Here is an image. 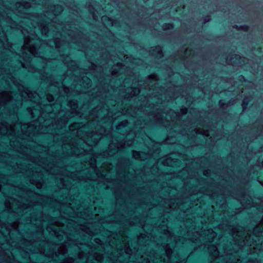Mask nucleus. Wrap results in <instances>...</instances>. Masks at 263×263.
<instances>
[{
    "instance_id": "10",
    "label": "nucleus",
    "mask_w": 263,
    "mask_h": 263,
    "mask_svg": "<svg viewBox=\"0 0 263 263\" xmlns=\"http://www.w3.org/2000/svg\"><path fill=\"white\" fill-rule=\"evenodd\" d=\"M31 4L27 2H19L15 4V7L12 9V11L16 14V15L24 17H25V14L24 12V9L30 8Z\"/></svg>"
},
{
    "instance_id": "17",
    "label": "nucleus",
    "mask_w": 263,
    "mask_h": 263,
    "mask_svg": "<svg viewBox=\"0 0 263 263\" xmlns=\"http://www.w3.org/2000/svg\"><path fill=\"white\" fill-rule=\"evenodd\" d=\"M208 251L211 256L213 257L217 258L220 256L219 251L218 247L215 245H209Z\"/></svg>"
},
{
    "instance_id": "40",
    "label": "nucleus",
    "mask_w": 263,
    "mask_h": 263,
    "mask_svg": "<svg viewBox=\"0 0 263 263\" xmlns=\"http://www.w3.org/2000/svg\"><path fill=\"white\" fill-rule=\"evenodd\" d=\"M95 258L96 261L98 262H100L102 259V255L96 256Z\"/></svg>"
},
{
    "instance_id": "43",
    "label": "nucleus",
    "mask_w": 263,
    "mask_h": 263,
    "mask_svg": "<svg viewBox=\"0 0 263 263\" xmlns=\"http://www.w3.org/2000/svg\"><path fill=\"white\" fill-rule=\"evenodd\" d=\"M248 263H258V261H254L253 260H249L248 261Z\"/></svg>"
},
{
    "instance_id": "50",
    "label": "nucleus",
    "mask_w": 263,
    "mask_h": 263,
    "mask_svg": "<svg viewBox=\"0 0 263 263\" xmlns=\"http://www.w3.org/2000/svg\"><path fill=\"white\" fill-rule=\"evenodd\" d=\"M88 172V170H84V171H83V172Z\"/></svg>"
},
{
    "instance_id": "37",
    "label": "nucleus",
    "mask_w": 263,
    "mask_h": 263,
    "mask_svg": "<svg viewBox=\"0 0 263 263\" xmlns=\"http://www.w3.org/2000/svg\"><path fill=\"white\" fill-rule=\"evenodd\" d=\"M63 90L65 93L68 96L70 93V88L66 87H63Z\"/></svg>"
},
{
    "instance_id": "30",
    "label": "nucleus",
    "mask_w": 263,
    "mask_h": 263,
    "mask_svg": "<svg viewBox=\"0 0 263 263\" xmlns=\"http://www.w3.org/2000/svg\"><path fill=\"white\" fill-rule=\"evenodd\" d=\"M82 80L83 82L86 83V85L83 84L84 86L88 87L90 83V80L88 78H87L86 77H84L82 78Z\"/></svg>"
},
{
    "instance_id": "2",
    "label": "nucleus",
    "mask_w": 263,
    "mask_h": 263,
    "mask_svg": "<svg viewBox=\"0 0 263 263\" xmlns=\"http://www.w3.org/2000/svg\"><path fill=\"white\" fill-rule=\"evenodd\" d=\"M164 229L162 231V236H160V240H155L154 238L152 240L147 241V239L144 241L145 235L140 234L138 238V243L143 246L149 245L150 243L156 244V246L164 251V257L160 256L158 253L153 251L146 253L144 260L145 263H172V261L175 260V263H185V259L181 260L178 254H175L173 248L179 246L181 244L184 243L183 237H177L171 232L165 222L162 225Z\"/></svg>"
},
{
    "instance_id": "58",
    "label": "nucleus",
    "mask_w": 263,
    "mask_h": 263,
    "mask_svg": "<svg viewBox=\"0 0 263 263\" xmlns=\"http://www.w3.org/2000/svg\"><path fill=\"white\" fill-rule=\"evenodd\" d=\"M1 190H2V188H1V187H0V191H1Z\"/></svg>"
},
{
    "instance_id": "29",
    "label": "nucleus",
    "mask_w": 263,
    "mask_h": 263,
    "mask_svg": "<svg viewBox=\"0 0 263 263\" xmlns=\"http://www.w3.org/2000/svg\"><path fill=\"white\" fill-rule=\"evenodd\" d=\"M148 81L153 82L155 84H156L157 81V76L156 74H152L149 77Z\"/></svg>"
},
{
    "instance_id": "27",
    "label": "nucleus",
    "mask_w": 263,
    "mask_h": 263,
    "mask_svg": "<svg viewBox=\"0 0 263 263\" xmlns=\"http://www.w3.org/2000/svg\"><path fill=\"white\" fill-rule=\"evenodd\" d=\"M80 127V126L79 124L74 123L73 124H71L69 126V128L70 130L74 131L75 130L79 129Z\"/></svg>"
},
{
    "instance_id": "14",
    "label": "nucleus",
    "mask_w": 263,
    "mask_h": 263,
    "mask_svg": "<svg viewBox=\"0 0 263 263\" xmlns=\"http://www.w3.org/2000/svg\"><path fill=\"white\" fill-rule=\"evenodd\" d=\"M0 22L1 24L6 22L7 25L11 28H18L17 24L8 16L0 14Z\"/></svg>"
},
{
    "instance_id": "21",
    "label": "nucleus",
    "mask_w": 263,
    "mask_h": 263,
    "mask_svg": "<svg viewBox=\"0 0 263 263\" xmlns=\"http://www.w3.org/2000/svg\"><path fill=\"white\" fill-rule=\"evenodd\" d=\"M128 92L130 91V93H127L124 96V97L126 99H129L135 96H136L137 95L139 94L140 92V89L139 88L134 87H131L128 89Z\"/></svg>"
},
{
    "instance_id": "20",
    "label": "nucleus",
    "mask_w": 263,
    "mask_h": 263,
    "mask_svg": "<svg viewBox=\"0 0 263 263\" xmlns=\"http://www.w3.org/2000/svg\"><path fill=\"white\" fill-rule=\"evenodd\" d=\"M203 234L206 236V238L205 239L209 242L212 241L217 235L216 233L212 229L205 230Z\"/></svg>"
},
{
    "instance_id": "3",
    "label": "nucleus",
    "mask_w": 263,
    "mask_h": 263,
    "mask_svg": "<svg viewBox=\"0 0 263 263\" xmlns=\"http://www.w3.org/2000/svg\"><path fill=\"white\" fill-rule=\"evenodd\" d=\"M231 234L233 239L236 250H228L226 247L223 248L225 259H227L226 263H239L240 252L244 251H248V247L253 246L254 248H258L259 250L263 249L262 245L258 247V244L254 236L256 237L259 236L263 233V219L260 223L256 227L253 231L251 235L245 229L240 226H236L230 229Z\"/></svg>"
},
{
    "instance_id": "46",
    "label": "nucleus",
    "mask_w": 263,
    "mask_h": 263,
    "mask_svg": "<svg viewBox=\"0 0 263 263\" xmlns=\"http://www.w3.org/2000/svg\"><path fill=\"white\" fill-rule=\"evenodd\" d=\"M231 64H232V65H237V63H235L234 61H232Z\"/></svg>"
},
{
    "instance_id": "22",
    "label": "nucleus",
    "mask_w": 263,
    "mask_h": 263,
    "mask_svg": "<svg viewBox=\"0 0 263 263\" xmlns=\"http://www.w3.org/2000/svg\"><path fill=\"white\" fill-rule=\"evenodd\" d=\"M200 234L198 232H195L193 236L190 235V232H188L187 234L185 235V239L191 240L192 242H195L197 241L198 238L200 237Z\"/></svg>"
},
{
    "instance_id": "49",
    "label": "nucleus",
    "mask_w": 263,
    "mask_h": 263,
    "mask_svg": "<svg viewBox=\"0 0 263 263\" xmlns=\"http://www.w3.org/2000/svg\"><path fill=\"white\" fill-rule=\"evenodd\" d=\"M55 29L57 30L56 32H60V31L59 30V29H57V27H55Z\"/></svg>"
},
{
    "instance_id": "32",
    "label": "nucleus",
    "mask_w": 263,
    "mask_h": 263,
    "mask_svg": "<svg viewBox=\"0 0 263 263\" xmlns=\"http://www.w3.org/2000/svg\"><path fill=\"white\" fill-rule=\"evenodd\" d=\"M148 82H149V83H152V84H151V85H150V84H148L146 85V86L145 87V89H149V90H150L154 89V88H156V86H154V87H153V85H156V84H155L154 83V82H147V83H148Z\"/></svg>"
},
{
    "instance_id": "53",
    "label": "nucleus",
    "mask_w": 263,
    "mask_h": 263,
    "mask_svg": "<svg viewBox=\"0 0 263 263\" xmlns=\"http://www.w3.org/2000/svg\"><path fill=\"white\" fill-rule=\"evenodd\" d=\"M110 24H111V26H113V23H112V22H110Z\"/></svg>"
},
{
    "instance_id": "5",
    "label": "nucleus",
    "mask_w": 263,
    "mask_h": 263,
    "mask_svg": "<svg viewBox=\"0 0 263 263\" xmlns=\"http://www.w3.org/2000/svg\"><path fill=\"white\" fill-rule=\"evenodd\" d=\"M122 114L121 112L112 114L105 106L102 107L98 106L95 108L91 111V115L94 116L95 120L99 123L100 129L98 127V129L90 134L88 136L90 137L91 141H83L84 143L92 149L93 146L96 145L103 136H107L110 133L113 121Z\"/></svg>"
},
{
    "instance_id": "47",
    "label": "nucleus",
    "mask_w": 263,
    "mask_h": 263,
    "mask_svg": "<svg viewBox=\"0 0 263 263\" xmlns=\"http://www.w3.org/2000/svg\"><path fill=\"white\" fill-rule=\"evenodd\" d=\"M30 219L29 220V221L30 222H31L32 219H33V216H30Z\"/></svg>"
},
{
    "instance_id": "35",
    "label": "nucleus",
    "mask_w": 263,
    "mask_h": 263,
    "mask_svg": "<svg viewBox=\"0 0 263 263\" xmlns=\"http://www.w3.org/2000/svg\"><path fill=\"white\" fill-rule=\"evenodd\" d=\"M248 102H249L248 98H246L243 99V100L242 101V107L243 109L247 107Z\"/></svg>"
},
{
    "instance_id": "41",
    "label": "nucleus",
    "mask_w": 263,
    "mask_h": 263,
    "mask_svg": "<svg viewBox=\"0 0 263 263\" xmlns=\"http://www.w3.org/2000/svg\"><path fill=\"white\" fill-rule=\"evenodd\" d=\"M106 20H108L109 21H110L109 19V18L106 16H103L102 17V21L103 22H104L105 21H106Z\"/></svg>"
},
{
    "instance_id": "25",
    "label": "nucleus",
    "mask_w": 263,
    "mask_h": 263,
    "mask_svg": "<svg viewBox=\"0 0 263 263\" xmlns=\"http://www.w3.org/2000/svg\"><path fill=\"white\" fill-rule=\"evenodd\" d=\"M163 163L165 165L173 166L174 165L175 160L170 157H167L163 161Z\"/></svg>"
},
{
    "instance_id": "24",
    "label": "nucleus",
    "mask_w": 263,
    "mask_h": 263,
    "mask_svg": "<svg viewBox=\"0 0 263 263\" xmlns=\"http://www.w3.org/2000/svg\"><path fill=\"white\" fill-rule=\"evenodd\" d=\"M51 11L54 15H57L63 11V8L61 5H54L51 7Z\"/></svg>"
},
{
    "instance_id": "23",
    "label": "nucleus",
    "mask_w": 263,
    "mask_h": 263,
    "mask_svg": "<svg viewBox=\"0 0 263 263\" xmlns=\"http://www.w3.org/2000/svg\"><path fill=\"white\" fill-rule=\"evenodd\" d=\"M47 81H49V85L50 86H54L55 87H57V88H58L59 90V88L60 87H63L64 86V84H63V82H57V81H55V80L53 79L52 78H50V77L49 78V79H48Z\"/></svg>"
},
{
    "instance_id": "56",
    "label": "nucleus",
    "mask_w": 263,
    "mask_h": 263,
    "mask_svg": "<svg viewBox=\"0 0 263 263\" xmlns=\"http://www.w3.org/2000/svg\"><path fill=\"white\" fill-rule=\"evenodd\" d=\"M148 96H149V98H151V96H150V94H148Z\"/></svg>"
},
{
    "instance_id": "12",
    "label": "nucleus",
    "mask_w": 263,
    "mask_h": 263,
    "mask_svg": "<svg viewBox=\"0 0 263 263\" xmlns=\"http://www.w3.org/2000/svg\"><path fill=\"white\" fill-rule=\"evenodd\" d=\"M187 112V108L185 107H182L180 109V113H176L172 110H170L169 112L165 114V118L166 120L169 121L171 120L174 121L176 118H179L180 114L182 115H185Z\"/></svg>"
},
{
    "instance_id": "8",
    "label": "nucleus",
    "mask_w": 263,
    "mask_h": 263,
    "mask_svg": "<svg viewBox=\"0 0 263 263\" xmlns=\"http://www.w3.org/2000/svg\"><path fill=\"white\" fill-rule=\"evenodd\" d=\"M49 15L50 14L47 12L43 15H36L34 16V19L32 23V26L35 28L37 27L42 34L44 35H47L51 31L49 28V26L55 25L53 22L49 23L46 21V18L48 17Z\"/></svg>"
},
{
    "instance_id": "39",
    "label": "nucleus",
    "mask_w": 263,
    "mask_h": 263,
    "mask_svg": "<svg viewBox=\"0 0 263 263\" xmlns=\"http://www.w3.org/2000/svg\"><path fill=\"white\" fill-rule=\"evenodd\" d=\"M58 253L59 255H62V256L65 257V255L67 253V251L64 250L63 251H62L59 250Z\"/></svg>"
},
{
    "instance_id": "33",
    "label": "nucleus",
    "mask_w": 263,
    "mask_h": 263,
    "mask_svg": "<svg viewBox=\"0 0 263 263\" xmlns=\"http://www.w3.org/2000/svg\"><path fill=\"white\" fill-rule=\"evenodd\" d=\"M76 261L73 258L69 257L66 258L64 263H76Z\"/></svg>"
},
{
    "instance_id": "19",
    "label": "nucleus",
    "mask_w": 263,
    "mask_h": 263,
    "mask_svg": "<svg viewBox=\"0 0 263 263\" xmlns=\"http://www.w3.org/2000/svg\"><path fill=\"white\" fill-rule=\"evenodd\" d=\"M164 117L163 113H158L157 114H152L149 115V118L153 119V120L158 123H162V120Z\"/></svg>"
},
{
    "instance_id": "34",
    "label": "nucleus",
    "mask_w": 263,
    "mask_h": 263,
    "mask_svg": "<svg viewBox=\"0 0 263 263\" xmlns=\"http://www.w3.org/2000/svg\"><path fill=\"white\" fill-rule=\"evenodd\" d=\"M163 28L164 30L172 29L173 28V25L172 24H164L163 25Z\"/></svg>"
},
{
    "instance_id": "59",
    "label": "nucleus",
    "mask_w": 263,
    "mask_h": 263,
    "mask_svg": "<svg viewBox=\"0 0 263 263\" xmlns=\"http://www.w3.org/2000/svg\"><path fill=\"white\" fill-rule=\"evenodd\" d=\"M262 185H263V183H261Z\"/></svg>"
},
{
    "instance_id": "54",
    "label": "nucleus",
    "mask_w": 263,
    "mask_h": 263,
    "mask_svg": "<svg viewBox=\"0 0 263 263\" xmlns=\"http://www.w3.org/2000/svg\"><path fill=\"white\" fill-rule=\"evenodd\" d=\"M39 251L40 252H42V250H40V249H39Z\"/></svg>"
},
{
    "instance_id": "6",
    "label": "nucleus",
    "mask_w": 263,
    "mask_h": 263,
    "mask_svg": "<svg viewBox=\"0 0 263 263\" xmlns=\"http://www.w3.org/2000/svg\"><path fill=\"white\" fill-rule=\"evenodd\" d=\"M62 98V96H59L56 100V103L60 104L61 108V110L56 115L57 120H55L51 124H49L47 127L48 131L45 132V133L53 135L54 140L56 139L57 136L61 135V130H64L63 128L66 127L68 119L77 114L76 110L78 107L77 101L75 100L68 101L67 104L70 109L65 112L62 109L63 103L61 102Z\"/></svg>"
},
{
    "instance_id": "36",
    "label": "nucleus",
    "mask_w": 263,
    "mask_h": 263,
    "mask_svg": "<svg viewBox=\"0 0 263 263\" xmlns=\"http://www.w3.org/2000/svg\"><path fill=\"white\" fill-rule=\"evenodd\" d=\"M32 208V204H29V205H28L27 206L26 204H25L21 208V209H22L23 210H29V211H30Z\"/></svg>"
},
{
    "instance_id": "55",
    "label": "nucleus",
    "mask_w": 263,
    "mask_h": 263,
    "mask_svg": "<svg viewBox=\"0 0 263 263\" xmlns=\"http://www.w3.org/2000/svg\"><path fill=\"white\" fill-rule=\"evenodd\" d=\"M43 167H45L46 168H46V165H43Z\"/></svg>"
},
{
    "instance_id": "31",
    "label": "nucleus",
    "mask_w": 263,
    "mask_h": 263,
    "mask_svg": "<svg viewBox=\"0 0 263 263\" xmlns=\"http://www.w3.org/2000/svg\"><path fill=\"white\" fill-rule=\"evenodd\" d=\"M155 50L157 52V56L159 58L162 57L163 56V54H162V52L161 48L160 46H157V47H155Z\"/></svg>"
},
{
    "instance_id": "15",
    "label": "nucleus",
    "mask_w": 263,
    "mask_h": 263,
    "mask_svg": "<svg viewBox=\"0 0 263 263\" xmlns=\"http://www.w3.org/2000/svg\"><path fill=\"white\" fill-rule=\"evenodd\" d=\"M46 99L48 100V102L50 103V104H47L46 105H45V108L46 110H48V111H47V114H49V115H52V114H56L55 112H54V108H53V107L51 106V103H52L54 99H55V97H54L53 95H50V94H47L46 95Z\"/></svg>"
},
{
    "instance_id": "9",
    "label": "nucleus",
    "mask_w": 263,
    "mask_h": 263,
    "mask_svg": "<svg viewBox=\"0 0 263 263\" xmlns=\"http://www.w3.org/2000/svg\"><path fill=\"white\" fill-rule=\"evenodd\" d=\"M134 143L133 140H128L127 137L122 141L115 143L114 140L109 145L108 149L104 152L102 155L103 157H111L120 149L125 146H130Z\"/></svg>"
},
{
    "instance_id": "4",
    "label": "nucleus",
    "mask_w": 263,
    "mask_h": 263,
    "mask_svg": "<svg viewBox=\"0 0 263 263\" xmlns=\"http://www.w3.org/2000/svg\"><path fill=\"white\" fill-rule=\"evenodd\" d=\"M32 36L29 35L24 37V44L22 48V58L24 62L20 61L21 66L24 68L28 69L29 71H33L30 65V62L32 57H41L40 50L43 47L44 45L53 47L60 51L61 47L65 46L66 42L64 41H61L58 38L49 41H42L39 37L35 34H31Z\"/></svg>"
},
{
    "instance_id": "13",
    "label": "nucleus",
    "mask_w": 263,
    "mask_h": 263,
    "mask_svg": "<svg viewBox=\"0 0 263 263\" xmlns=\"http://www.w3.org/2000/svg\"><path fill=\"white\" fill-rule=\"evenodd\" d=\"M21 128L23 134L29 137L33 135L36 132V127L34 128L32 124H22L21 125Z\"/></svg>"
},
{
    "instance_id": "45",
    "label": "nucleus",
    "mask_w": 263,
    "mask_h": 263,
    "mask_svg": "<svg viewBox=\"0 0 263 263\" xmlns=\"http://www.w3.org/2000/svg\"><path fill=\"white\" fill-rule=\"evenodd\" d=\"M61 182H62V183L63 184V186L66 187V185L64 183V180L63 178L61 179Z\"/></svg>"
},
{
    "instance_id": "42",
    "label": "nucleus",
    "mask_w": 263,
    "mask_h": 263,
    "mask_svg": "<svg viewBox=\"0 0 263 263\" xmlns=\"http://www.w3.org/2000/svg\"><path fill=\"white\" fill-rule=\"evenodd\" d=\"M235 58L236 59H237L239 58L240 60H242V61H243V60L245 59V58H243V57H240V56H239L238 55H235Z\"/></svg>"
},
{
    "instance_id": "48",
    "label": "nucleus",
    "mask_w": 263,
    "mask_h": 263,
    "mask_svg": "<svg viewBox=\"0 0 263 263\" xmlns=\"http://www.w3.org/2000/svg\"><path fill=\"white\" fill-rule=\"evenodd\" d=\"M10 144L12 145V141H14L12 139H11L10 140Z\"/></svg>"
},
{
    "instance_id": "18",
    "label": "nucleus",
    "mask_w": 263,
    "mask_h": 263,
    "mask_svg": "<svg viewBox=\"0 0 263 263\" xmlns=\"http://www.w3.org/2000/svg\"><path fill=\"white\" fill-rule=\"evenodd\" d=\"M3 79L6 81L9 84L12 83L14 85H17L16 79L12 76L11 73L6 72L3 76Z\"/></svg>"
},
{
    "instance_id": "26",
    "label": "nucleus",
    "mask_w": 263,
    "mask_h": 263,
    "mask_svg": "<svg viewBox=\"0 0 263 263\" xmlns=\"http://www.w3.org/2000/svg\"><path fill=\"white\" fill-rule=\"evenodd\" d=\"M123 67V65L121 63H117V65H116L115 67L112 70H111V74L112 75H116V74H118L120 73V71H116V67H118L119 68H120L121 69L122 67Z\"/></svg>"
},
{
    "instance_id": "16",
    "label": "nucleus",
    "mask_w": 263,
    "mask_h": 263,
    "mask_svg": "<svg viewBox=\"0 0 263 263\" xmlns=\"http://www.w3.org/2000/svg\"><path fill=\"white\" fill-rule=\"evenodd\" d=\"M133 157L137 160H144L149 157V155L142 152L133 151Z\"/></svg>"
},
{
    "instance_id": "28",
    "label": "nucleus",
    "mask_w": 263,
    "mask_h": 263,
    "mask_svg": "<svg viewBox=\"0 0 263 263\" xmlns=\"http://www.w3.org/2000/svg\"><path fill=\"white\" fill-rule=\"evenodd\" d=\"M128 125V122L126 120L123 121L120 123L116 127L117 129H120L122 127H126Z\"/></svg>"
},
{
    "instance_id": "51",
    "label": "nucleus",
    "mask_w": 263,
    "mask_h": 263,
    "mask_svg": "<svg viewBox=\"0 0 263 263\" xmlns=\"http://www.w3.org/2000/svg\"><path fill=\"white\" fill-rule=\"evenodd\" d=\"M207 172V171H204V175H206V173Z\"/></svg>"
},
{
    "instance_id": "11",
    "label": "nucleus",
    "mask_w": 263,
    "mask_h": 263,
    "mask_svg": "<svg viewBox=\"0 0 263 263\" xmlns=\"http://www.w3.org/2000/svg\"><path fill=\"white\" fill-rule=\"evenodd\" d=\"M0 43L4 49L8 50L12 52V44L8 42L7 33L1 26H0Z\"/></svg>"
},
{
    "instance_id": "1",
    "label": "nucleus",
    "mask_w": 263,
    "mask_h": 263,
    "mask_svg": "<svg viewBox=\"0 0 263 263\" xmlns=\"http://www.w3.org/2000/svg\"><path fill=\"white\" fill-rule=\"evenodd\" d=\"M41 97L36 93H31L28 89L25 88L24 92L21 94L13 93L12 91H3L0 93V136L7 135L16 136L15 124H9L5 121L1 120L4 116L15 114L16 108L22 105L24 100H30L36 103V107L40 110L35 113V108L29 107L28 110L32 118L36 116H42L44 115V109L42 108L40 102Z\"/></svg>"
},
{
    "instance_id": "52",
    "label": "nucleus",
    "mask_w": 263,
    "mask_h": 263,
    "mask_svg": "<svg viewBox=\"0 0 263 263\" xmlns=\"http://www.w3.org/2000/svg\"><path fill=\"white\" fill-rule=\"evenodd\" d=\"M110 169H111V168H110V167H109L108 168V170H107V171H110Z\"/></svg>"
},
{
    "instance_id": "38",
    "label": "nucleus",
    "mask_w": 263,
    "mask_h": 263,
    "mask_svg": "<svg viewBox=\"0 0 263 263\" xmlns=\"http://www.w3.org/2000/svg\"><path fill=\"white\" fill-rule=\"evenodd\" d=\"M128 247H129V245H128V246L127 245H125V249L126 250L125 252L128 254H132V250L130 249L128 250Z\"/></svg>"
},
{
    "instance_id": "57",
    "label": "nucleus",
    "mask_w": 263,
    "mask_h": 263,
    "mask_svg": "<svg viewBox=\"0 0 263 263\" xmlns=\"http://www.w3.org/2000/svg\"><path fill=\"white\" fill-rule=\"evenodd\" d=\"M145 99H146V100H147V99H147V96H146V97L145 98Z\"/></svg>"
},
{
    "instance_id": "7",
    "label": "nucleus",
    "mask_w": 263,
    "mask_h": 263,
    "mask_svg": "<svg viewBox=\"0 0 263 263\" xmlns=\"http://www.w3.org/2000/svg\"><path fill=\"white\" fill-rule=\"evenodd\" d=\"M70 149L71 151L69 152V154L71 155L80 156L81 155H87L88 154L92 155L90 161V164L93 174H87L85 176H82V173L81 172H76L70 173L68 175V177L71 178L73 180L75 181L95 179L98 176L99 172V170L97 169L96 165L97 159V157L96 156V154H93L92 152L90 151V149L88 150L84 148H79L78 147H76L75 146H70Z\"/></svg>"
},
{
    "instance_id": "44",
    "label": "nucleus",
    "mask_w": 263,
    "mask_h": 263,
    "mask_svg": "<svg viewBox=\"0 0 263 263\" xmlns=\"http://www.w3.org/2000/svg\"><path fill=\"white\" fill-rule=\"evenodd\" d=\"M239 28H241L242 29H243V30H247V29H248V27H247V26H240V27H239Z\"/></svg>"
}]
</instances>
